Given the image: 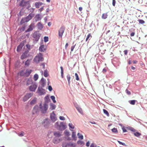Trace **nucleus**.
Listing matches in <instances>:
<instances>
[{"label":"nucleus","mask_w":147,"mask_h":147,"mask_svg":"<svg viewBox=\"0 0 147 147\" xmlns=\"http://www.w3.org/2000/svg\"><path fill=\"white\" fill-rule=\"evenodd\" d=\"M45 99L46 101L47 102L49 101L50 100V99L49 98V97L48 95L46 96L45 98Z\"/></svg>","instance_id":"09e8293b"},{"label":"nucleus","mask_w":147,"mask_h":147,"mask_svg":"<svg viewBox=\"0 0 147 147\" xmlns=\"http://www.w3.org/2000/svg\"><path fill=\"white\" fill-rule=\"evenodd\" d=\"M103 111L104 112V113L107 115V116L109 117V113L108 111L106 110V109H103Z\"/></svg>","instance_id":"ea45409f"},{"label":"nucleus","mask_w":147,"mask_h":147,"mask_svg":"<svg viewBox=\"0 0 147 147\" xmlns=\"http://www.w3.org/2000/svg\"><path fill=\"white\" fill-rule=\"evenodd\" d=\"M37 86L36 84H34L31 85L29 87V90L30 91L34 92L35 91Z\"/></svg>","instance_id":"9b49d317"},{"label":"nucleus","mask_w":147,"mask_h":147,"mask_svg":"<svg viewBox=\"0 0 147 147\" xmlns=\"http://www.w3.org/2000/svg\"><path fill=\"white\" fill-rule=\"evenodd\" d=\"M54 135L55 136V137L59 138L61 136V134L59 132H55L54 133Z\"/></svg>","instance_id":"b1692460"},{"label":"nucleus","mask_w":147,"mask_h":147,"mask_svg":"<svg viewBox=\"0 0 147 147\" xmlns=\"http://www.w3.org/2000/svg\"><path fill=\"white\" fill-rule=\"evenodd\" d=\"M27 52L25 51L21 55V59H23L26 58L27 57Z\"/></svg>","instance_id":"aec40b11"},{"label":"nucleus","mask_w":147,"mask_h":147,"mask_svg":"<svg viewBox=\"0 0 147 147\" xmlns=\"http://www.w3.org/2000/svg\"><path fill=\"white\" fill-rule=\"evenodd\" d=\"M34 27V24L33 23H31L29 26L28 28L25 31V32H30L33 30Z\"/></svg>","instance_id":"f8f14e48"},{"label":"nucleus","mask_w":147,"mask_h":147,"mask_svg":"<svg viewBox=\"0 0 147 147\" xmlns=\"http://www.w3.org/2000/svg\"><path fill=\"white\" fill-rule=\"evenodd\" d=\"M77 144L82 145H84V143L82 141L79 140L77 142Z\"/></svg>","instance_id":"49530a36"},{"label":"nucleus","mask_w":147,"mask_h":147,"mask_svg":"<svg viewBox=\"0 0 147 147\" xmlns=\"http://www.w3.org/2000/svg\"><path fill=\"white\" fill-rule=\"evenodd\" d=\"M136 101V100H132L129 101V102L130 104L132 105H134L135 104Z\"/></svg>","instance_id":"3c124183"},{"label":"nucleus","mask_w":147,"mask_h":147,"mask_svg":"<svg viewBox=\"0 0 147 147\" xmlns=\"http://www.w3.org/2000/svg\"><path fill=\"white\" fill-rule=\"evenodd\" d=\"M77 135L78 136V138H79L81 140H82L83 139V136L80 134L79 133H78L77 134Z\"/></svg>","instance_id":"79ce46f5"},{"label":"nucleus","mask_w":147,"mask_h":147,"mask_svg":"<svg viewBox=\"0 0 147 147\" xmlns=\"http://www.w3.org/2000/svg\"><path fill=\"white\" fill-rule=\"evenodd\" d=\"M134 134L135 136L138 137H139L141 135V133L138 132H135L134 133Z\"/></svg>","instance_id":"cd10ccee"},{"label":"nucleus","mask_w":147,"mask_h":147,"mask_svg":"<svg viewBox=\"0 0 147 147\" xmlns=\"http://www.w3.org/2000/svg\"><path fill=\"white\" fill-rule=\"evenodd\" d=\"M40 84L41 87H44L45 84L46 82L45 79L43 78H42L40 80Z\"/></svg>","instance_id":"4468645a"},{"label":"nucleus","mask_w":147,"mask_h":147,"mask_svg":"<svg viewBox=\"0 0 147 147\" xmlns=\"http://www.w3.org/2000/svg\"><path fill=\"white\" fill-rule=\"evenodd\" d=\"M60 68L61 69V76L62 78H63V67L62 66L60 67Z\"/></svg>","instance_id":"72a5a7b5"},{"label":"nucleus","mask_w":147,"mask_h":147,"mask_svg":"<svg viewBox=\"0 0 147 147\" xmlns=\"http://www.w3.org/2000/svg\"><path fill=\"white\" fill-rule=\"evenodd\" d=\"M74 105L76 108L79 106L76 103H74Z\"/></svg>","instance_id":"69168bd1"},{"label":"nucleus","mask_w":147,"mask_h":147,"mask_svg":"<svg viewBox=\"0 0 147 147\" xmlns=\"http://www.w3.org/2000/svg\"><path fill=\"white\" fill-rule=\"evenodd\" d=\"M107 13H104L102 14V17L103 19H105L107 18Z\"/></svg>","instance_id":"f704fd0d"},{"label":"nucleus","mask_w":147,"mask_h":147,"mask_svg":"<svg viewBox=\"0 0 147 147\" xmlns=\"http://www.w3.org/2000/svg\"><path fill=\"white\" fill-rule=\"evenodd\" d=\"M116 1L115 0H113L112 5L114 6H115V5Z\"/></svg>","instance_id":"e2e57ef3"},{"label":"nucleus","mask_w":147,"mask_h":147,"mask_svg":"<svg viewBox=\"0 0 147 147\" xmlns=\"http://www.w3.org/2000/svg\"><path fill=\"white\" fill-rule=\"evenodd\" d=\"M139 24H143L145 23V21L139 19L138 20Z\"/></svg>","instance_id":"de8ad7c7"},{"label":"nucleus","mask_w":147,"mask_h":147,"mask_svg":"<svg viewBox=\"0 0 147 147\" xmlns=\"http://www.w3.org/2000/svg\"><path fill=\"white\" fill-rule=\"evenodd\" d=\"M112 63L115 67L119 66L120 64L119 60L117 58H114L112 60Z\"/></svg>","instance_id":"39448f33"},{"label":"nucleus","mask_w":147,"mask_h":147,"mask_svg":"<svg viewBox=\"0 0 147 147\" xmlns=\"http://www.w3.org/2000/svg\"><path fill=\"white\" fill-rule=\"evenodd\" d=\"M76 109L81 114H82L83 113L82 109L79 106L77 107Z\"/></svg>","instance_id":"2f4dec72"},{"label":"nucleus","mask_w":147,"mask_h":147,"mask_svg":"<svg viewBox=\"0 0 147 147\" xmlns=\"http://www.w3.org/2000/svg\"><path fill=\"white\" fill-rule=\"evenodd\" d=\"M36 98H34L33 100H32L30 102V104L31 105H33L35 104L36 102Z\"/></svg>","instance_id":"473e14b6"},{"label":"nucleus","mask_w":147,"mask_h":147,"mask_svg":"<svg viewBox=\"0 0 147 147\" xmlns=\"http://www.w3.org/2000/svg\"><path fill=\"white\" fill-rule=\"evenodd\" d=\"M30 64V61L29 59H28L26 61H25V66H28Z\"/></svg>","instance_id":"c03bdc74"},{"label":"nucleus","mask_w":147,"mask_h":147,"mask_svg":"<svg viewBox=\"0 0 147 147\" xmlns=\"http://www.w3.org/2000/svg\"><path fill=\"white\" fill-rule=\"evenodd\" d=\"M37 26L38 29L41 30L43 28V25L41 24L40 22H39L37 24Z\"/></svg>","instance_id":"5701e85b"},{"label":"nucleus","mask_w":147,"mask_h":147,"mask_svg":"<svg viewBox=\"0 0 147 147\" xmlns=\"http://www.w3.org/2000/svg\"><path fill=\"white\" fill-rule=\"evenodd\" d=\"M59 119L61 120H64L65 119V118L63 116H60Z\"/></svg>","instance_id":"052dcab7"},{"label":"nucleus","mask_w":147,"mask_h":147,"mask_svg":"<svg viewBox=\"0 0 147 147\" xmlns=\"http://www.w3.org/2000/svg\"><path fill=\"white\" fill-rule=\"evenodd\" d=\"M36 22L40 20L41 19V15L39 14H38L36 15L34 18Z\"/></svg>","instance_id":"2eb2a0df"},{"label":"nucleus","mask_w":147,"mask_h":147,"mask_svg":"<svg viewBox=\"0 0 147 147\" xmlns=\"http://www.w3.org/2000/svg\"><path fill=\"white\" fill-rule=\"evenodd\" d=\"M51 98L53 102L55 103L56 102V101L55 99V97L54 96H51Z\"/></svg>","instance_id":"37998d69"},{"label":"nucleus","mask_w":147,"mask_h":147,"mask_svg":"<svg viewBox=\"0 0 147 147\" xmlns=\"http://www.w3.org/2000/svg\"><path fill=\"white\" fill-rule=\"evenodd\" d=\"M75 77H76V80H79V77H78V74H77V73H76L75 74Z\"/></svg>","instance_id":"6e6d98bb"},{"label":"nucleus","mask_w":147,"mask_h":147,"mask_svg":"<svg viewBox=\"0 0 147 147\" xmlns=\"http://www.w3.org/2000/svg\"><path fill=\"white\" fill-rule=\"evenodd\" d=\"M32 83V80L31 78H28L26 82V85H29Z\"/></svg>","instance_id":"4be33fe9"},{"label":"nucleus","mask_w":147,"mask_h":147,"mask_svg":"<svg viewBox=\"0 0 147 147\" xmlns=\"http://www.w3.org/2000/svg\"><path fill=\"white\" fill-rule=\"evenodd\" d=\"M62 146V147H67L68 146V143L66 142H63Z\"/></svg>","instance_id":"c9c22d12"},{"label":"nucleus","mask_w":147,"mask_h":147,"mask_svg":"<svg viewBox=\"0 0 147 147\" xmlns=\"http://www.w3.org/2000/svg\"><path fill=\"white\" fill-rule=\"evenodd\" d=\"M40 36L41 34L39 33V32L36 31L33 34V37L35 39V40L37 42L40 39Z\"/></svg>","instance_id":"0eeeda50"},{"label":"nucleus","mask_w":147,"mask_h":147,"mask_svg":"<svg viewBox=\"0 0 147 147\" xmlns=\"http://www.w3.org/2000/svg\"><path fill=\"white\" fill-rule=\"evenodd\" d=\"M50 123V120L47 118L44 120L43 122V126L45 128H48Z\"/></svg>","instance_id":"1a4fd4ad"},{"label":"nucleus","mask_w":147,"mask_h":147,"mask_svg":"<svg viewBox=\"0 0 147 147\" xmlns=\"http://www.w3.org/2000/svg\"><path fill=\"white\" fill-rule=\"evenodd\" d=\"M41 108L40 111L41 112L43 113H45L48 109V105L46 103H45L43 105V107Z\"/></svg>","instance_id":"9d476101"},{"label":"nucleus","mask_w":147,"mask_h":147,"mask_svg":"<svg viewBox=\"0 0 147 147\" xmlns=\"http://www.w3.org/2000/svg\"><path fill=\"white\" fill-rule=\"evenodd\" d=\"M44 74V76L45 77H47L48 76L49 74L47 72V69H46L45 70Z\"/></svg>","instance_id":"4c0bfd02"},{"label":"nucleus","mask_w":147,"mask_h":147,"mask_svg":"<svg viewBox=\"0 0 147 147\" xmlns=\"http://www.w3.org/2000/svg\"><path fill=\"white\" fill-rule=\"evenodd\" d=\"M92 37V36L90 33L87 36V37L86 39V41H87L88 40H90V38Z\"/></svg>","instance_id":"e433bc0d"},{"label":"nucleus","mask_w":147,"mask_h":147,"mask_svg":"<svg viewBox=\"0 0 147 147\" xmlns=\"http://www.w3.org/2000/svg\"><path fill=\"white\" fill-rule=\"evenodd\" d=\"M32 93H28L24 96L23 99V100L25 102L27 101L33 95Z\"/></svg>","instance_id":"6e6552de"},{"label":"nucleus","mask_w":147,"mask_h":147,"mask_svg":"<svg viewBox=\"0 0 147 147\" xmlns=\"http://www.w3.org/2000/svg\"><path fill=\"white\" fill-rule=\"evenodd\" d=\"M49 40V37L48 36H45L44 37V41L45 42H47Z\"/></svg>","instance_id":"864d4df0"},{"label":"nucleus","mask_w":147,"mask_h":147,"mask_svg":"<svg viewBox=\"0 0 147 147\" xmlns=\"http://www.w3.org/2000/svg\"><path fill=\"white\" fill-rule=\"evenodd\" d=\"M69 127L71 129H74V126H73L72 123H69Z\"/></svg>","instance_id":"5fc2aeb1"},{"label":"nucleus","mask_w":147,"mask_h":147,"mask_svg":"<svg viewBox=\"0 0 147 147\" xmlns=\"http://www.w3.org/2000/svg\"><path fill=\"white\" fill-rule=\"evenodd\" d=\"M28 22V21L26 20V18H22L21 21L20 22V23L21 24H22L25 22Z\"/></svg>","instance_id":"393cba45"},{"label":"nucleus","mask_w":147,"mask_h":147,"mask_svg":"<svg viewBox=\"0 0 147 147\" xmlns=\"http://www.w3.org/2000/svg\"><path fill=\"white\" fill-rule=\"evenodd\" d=\"M50 105L51 108H52L51 110H52L55 109L56 107V105L52 103L50 104Z\"/></svg>","instance_id":"c756f323"},{"label":"nucleus","mask_w":147,"mask_h":147,"mask_svg":"<svg viewBox=\"0 0 147 147\" xmlns=\"http://www.w3.org/2000/svg\"><path fill=\"white\" fill-rule=\"evenodd\" d=\"M28 2V1H26L25 0H22L19 4V5L22 7L26 5Z\"/></svg>","instance_id":"f3484780"},{"label":"nucleus","mask_w":147,"mask_h":147,"mask_svg":"<svg viewBox=\"0 0 147 147\" xmlns=\"http://www.w3.org/2000/svg\"><path fill=\"white\" fill-rule=\"evenodd\" d=\"M55 126L56 128L60 130H64L66 128V126L63 122H61L60 125L58 122H57L55 124Z\"/></svg>","instance_id":"f03ea898"},{"label":"nucleus","mask_w":147,"mask_h":147,"mask_svg":"<svg viewBox=\"0 0 147 147\" xmlns=\"http://www.w3.org/2000/svg\"><path fill=\"white\" fill-rule=\"evenodd\" d=\"M64 133L65 135L67 136H69L70 135L69 132L66 130L64 131Z\"/></svg>","instance_id":"603ef678"},{"label":"nucleus","mask_w":147,"mask_h":147,"mask_svg":"<svg viewBox=\"0 0 147 147\" xmlns=\"http://www.w3.org/2000/svg\"><path fill=\"white\" fill-rule=\"evenodd\" d=\"M43 88L41 87L40 86L38 87L36 92L38 93L39 95L42 96L45 94V90Z\"/></svg>","instance_id":"20e7f679"},{"label":"nucleus","mask_w":147,"mask_h":147,"mask_svg":"<svg viewBox=\"0 0 147 147\" xmlns=\"http://www.w3.org/2000/svg\"><path fill=\"white\" fill-rule=\"evenodd\" d=\"M59 138L55 137L53 140V142L55 144L59 143L60 141V140Z\"/></svg>","instance_id":"dca6fc26"},{"label":"nucleus","mask_w":147,"mask_h":147,"mask_svg":"<svg viewBox=\"0 0 147 147\" xmlns=\"http://www.w3.org/2000/svg\"><path fill=\"white\" fill-rule=\"evenodd\" d=\"M32 71L31 69H24L21 70L20 72V76H21L28 77Z\"/></svg>","instance_id":"f257e3e1"},{"label":"nucleus","mask_w":147,"mask_h":147,"mask_svg":"<svg viewBox=\"0 0 147 147\" xmlns=\"http://www.w3.org/2000/svg\"><path fill=\"white\" fill-rule=\"evenodd\" d=\"M48 88L50 91H51L53 90L51 86H49Z\"/></svg>","instance_id":"bf43d9fd"},{"label":"nucleus","mask_w":147,"mask_h":147,"mask_svg":"<svg viewBox=\"0 0 147 147\" xmlns=\"http://www.w3.org/2000/svg\"><path fill=\"white\" fill-rule=\"evenodd\" d=\"M43 4V3L40 2H38L35 3V6L36 8H38L40 6H41Z\"/></svg>","instance_id":"a211bd4d"},{"label":"nucleus","mask_w":147,"mask_h":147,"mask_svg":"<svg viewBox=\"0 0 147 147\" xmlns=\"http://www.w3.org/2000/svg\"><path fill=\"white\" fill-rule=\"evenodd\" d=\"M43 60L42 55L41 53H39L34 58V61L36 63H38L39 62Z\"/></svg>","instance_id":"7ed1b4c3"},{"label":"nucleus","mask_w":147,"mask_h":147,"mask_svg":"<svg viewBox=\"0 0 147 147\" xmlns=\"http://www.w3.org/2000/svg\"><path fill=\"white\" fill-rule=\"evenodd\" d=\"M39 50L41 52H44L46 50V49L44 48V46L42 45L40 46Z\"/></svg>","instance_id":"412c9836"},{"label":"nucleus","mask_w":147,"mask_h":147,"mask_svg":"<svg viewBox=\"0 0 147 147\" xmlns=\"http://www.w3.org/2000/svg\"><path fill=\"white\" fill-rule=\"evenodd\" d=\"M23 46L22 45H19L17 47V51L18 52L20 51L22 49Z\"/></svg>","instance_id":"bb28decb"},{"label":"nucleus","mask_w":147,"mask_h":147,"mask_svg":"<svg viewBox=\"0 0 147 147\" xmlns=\"http://www.w3.org/2000/svg\"><path fill=\"white\" fill-rule=\"evenodd\" d=\"M76 146V144L75 143H73L71 142L68 143V146H72L75 147Z\"/></svg>","instance_id":"a878e982"},{"label":"nucleus","mask_w":147,"mask_h":147,"mask_svg":"<svg viewBox=\"0 0 147 147\" xmlns=\"http://www.w3.org/2000/svg\"><path fill=\"white\" fill-rule=\"evenodd\" d=\"M24 133L23 132H21L19 135V136H24Z\"/></svg>","instance_id":"338daca9"},{"label":"nucleus","mask_w":147,"mask_h":147,"mask_svg":"<svg viewBox=\"0 0 147 147\" xmlns=\"http://www.w3.org/2000/svg\"><path fill=\"white\" fill-rule=\"evenodd\" d=\"M117 142L120 144H121L124 146H126V145L125 143L121 142L119 141H117Z\"/></svg>","instance_id":"4d7b16f0"},{"label":"nucleus","mask_w":147,"mask_h":147,"mask_svg":"<svg viewBox=\"0 0 147 147\" xmlns=\"http://www.w3.org/2000/svg\"><path fill=\"white\" fill-rule=\"evenodd\" d=\"M125 92L127 94L130 95L131 94V93L127 89H126L125 90Z\"/></svg>","instance_id":"13d9d810"},{"label":"nucleus","mask_w":147,"mask_h":147,"mask_svg":"<svg viewBox=\"0 0 147 147\" xmlns=\"http://www.w3.org/2000/svg\"><path fill=\"white\" fill-rule=\"evenodd\" d=\"M111 131L114 133H116L118 132V131L117 128H114L111 129Z\"/></svg>","instance_id":"a18cd8bd"},{"label":"nucleus","mask_w":147,"mask_h":147,"mask_svg":"<svg viewBox=\"0 0 147 147\" xmlns=\"http://www.w3.org/2000/svg\"><path fill=\"white\" fill-rule=\"evenodd\" d=\"M50 118L51 120L53 122L57 120L55 114L53 112L51 113L50 115Z\"/></svg>","instance_id":"ddd939ff"},{"label":"nucleus","mask_w":147,"mask_h":147,"mask_svg":"<svg viewBox=\"0 0 147 147\" xmlns=\"http://www.w3.org/2000/svg\"><path fill=\"white\" fill-rule=\"evenodd\" d=\"M26 47L28 49H30V45H26Z\"/></svg>","instance_id":"774afa93"},{"label":"nucleus","mask_w":147,"mask_h":147,"mask_svg":"<svg viewBox=\"0 0 147 147\" xmlns=\"http://www.w3.org/2000/svg\"><path fill=\"white\" fill-rule=\"evenodd\" d=\"M38 105H36L34 106V107L33 109L36 112H37V110L38 109Z\"/></svg>","instance_id":"8fccbe9b"},{"label":"nucleus","mask_w":147,"mask_h":147,"mask_svg":"<svg viewBox=\"0 0 147 147\" xmlns=\"http://www.w3.org/2000/svg\"><path fill=\"white\" fill-rule=\"evenodd\" d=\"M127 128L129 130L132 132H135L136 131V130L132 127H127Z\"/></svg>","instance_id":"7c9ffc66"},{"label":"nucleus","mask_w":147,"mask_h":147,"mask_svg":"<svg viewBox=\"0 0 147 147\" xmlns=\"http://www.w3.org/2000/svg\"><path fill=\"white\" fill-rule=\"evenodd\" d=\"M33 16L34 15L32 13H30L25 18L28 21V22L32 18Z\"/></svg>","instance_id":"6ab92c4d"},{"label":"nucleus","mask_w":147,"mask_h":147,"mask_svg":"<svg viewBox=\"0 0 147 147\" xmlns=\"http://www.w3.org/2000/svg\"><path fill=\"white\" fill-rule=\"evenodd\" d=\"M65 29V27L63 26H62L58 30V36L59 37L62 38L63 34L64 32Z\"/></svg>","instance_id":"423d86ee"},{"label":"nucleus","mask_w":147,"mask_h":147,"mask_svg":"<svg viewBox=\"0 0 147 147\" xmlns=\"http://www.w3.org/2000/svg\"><path fill=\"white\" fill-rule=\"evenodd\" d=\"M67 79L68 81L69 85L70 83V80L71 79V77L69 74H68L67 76Z\"/></svg>","instance_id":"c85d7f7f"},{"label":"nucleus","mask_w":147,"mask_h":147,"mask_svg":"<svg viewBox=\"0 0 147 147\" xmlns=\"http://www.w3.org/2000/svg\"><path fill=\"white\" fill-rule=\"evenodd\" d=\"M122 129L123 130V133L126 132L127 131L126 129H125V128L124 127H123L122 128Z\"/></svg>","instance_id":"0e129e2a"},{"label":"nucleus","mask_w":147,"mask_h":147,"mask_svg":"<svg viewBox=\"0 0 147 147\" xmlns=\"http://www.w3.org/2000/svg\"><path fill=\"white\" fill-rule=\"evenodd\" d=\"M38 78V76L37 74H36L34 75V78L35 81H36L37 80Z\"/></svg>","instance_id":"58836bf2"},{"label":"nucleus","mask_w":147,"mask_h":147,"mask_svg":"<svg viewBox=\"0 0 147 147\" xmlns=\"http://www.w3.org/2000/svg\"><path fill=\"white\" fill-rule=\"evenodd\" d=\"M76 133L75 132H73L72 133V137L75 140H76Z\"/></svg>","instance_id":"a19ab883"},{"label":"nucleus","mask_w":147,"mask_h":147,"mask_svg":"<svg viewBox=\"0 0 147 147\" xmlns=\"http://www.w3.org/2000/svg\"><path fill=\"white\" fill-rule=\"evenodd\" d=\"M76 45V44H75L74 45H73L71 47V51H73Z\"/></svg>","instance_id":"680f3d73"}]
</instances>
